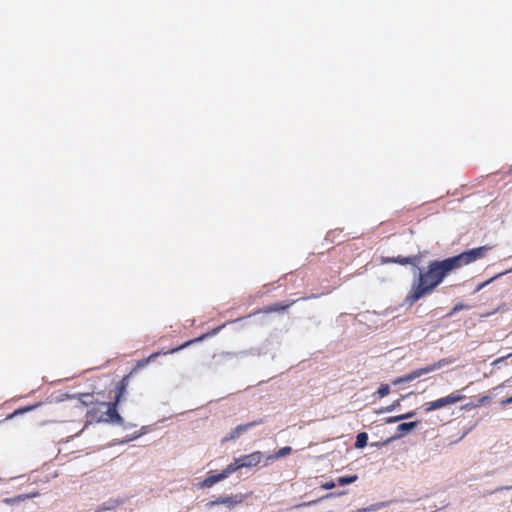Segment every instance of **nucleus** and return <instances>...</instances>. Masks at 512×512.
Returning a JSON list of instances; mask_svg holds the SVG:
<instances>
[{
	"label": "nucleus",
	"mask_w": 512,
	"mask_h": 512,
	"mask_svg": "<svg viewBox=\"0 0 512 512\" xmlns=\"http://www.w3.org/2000/svg\"><path fill=\"white\" fill-rule=\"evenodd\" d=\"M490 249V246L484 245L443 260L430 261L425 270L419 271L417 280L413 282L404 299V304L412 306L430 295L452 271L484 258Z\"/></svg>",
	"instance_id": "1"
},
{
	"label": "nucleus",
	"mask_w": 512,
	"mask_h": 512,
	"mask_svg": "<svg viewBox=\"0 0 512 512\" xmlns=\"http://www.w3.org/2000/svg\"><path fill=\"white\" fill-rule=\"evenodd\" d=\"M117 406L115 402H100L98 403V407H93L87 412V419L89 422H97V423H116L122 425L124 423V419L117 411Z\"/></svg>",
	"instance_id": "2"
},
{
	"label": "nucleus",
	"mask_w": 512,
	"mask_h": 512,
	"mask_svg": "<svg viewBox=\"0 0 512 512\" xmlns=\"http://www.w3.org/2000/svg\"><path fill=\"white\" fill-rule=\"evenodd\" d=\"M451 363H452V360L449 359V358L440 359L439 361L434 362V363H432L430 365H427L426 367L413 370V371H411L410 373H408L405 376L398 377V378L394 379L392 381V384L393 385H399V384L404 383V382L413 381L416 378L421 377L424 374L431 373V372H433L435 370H438V369H440V368H442V367H444L446 365H449Z\"/></svg>",
	"instance_id": "3"
},
{
	"label": "nucleus",
	"mask_w": 512,
	"mask_h": 512,
	"mask_svg": "<svg viewBox=\"0 0 512 512\" xmlns=\"http://www.w3.org/2000/svg\"><path fill=\"white\" fill-rule=\"evenodd\" d=\"M464 398H465L464 395H462L458 392H453L445 397L425 403L424 411L426 413H429L431 411L441 409L445 406L458 403V402L462 401Z\"/></svg>",
	"instance_id": "4"
},
{
	"label": "nucleus",
	"mask_w": 512,
	"mask_h": 512,
	"mask_svg": "<svg viewBox=\"0 0 512 512\" xmlns=\"http://www.w3.org/2000/svg\"><path fill=\"white\" fill-rule=\"evenodd\" d=\"M263 455L260 451H255L251 454L238 457V462L241 468H252L260 464Z\"/></svg>",
	"instance_id": "5"
},
{
	"label": "nucleus",
	"mask_w": 512,
	"mask_h": 512,
	"mask_svg": "<svg viewBox=\"0 0 512 512\" xmlns=\"http://www.w3.org/2000/svg\"><path fill=\"white\" fill-rule=\"evenodd\" d=\"M225 325H222V326H218L216 328H213L211 331L205 333V334H202L201 336L195 338V339H192V340H189V341H186L185 343L181 344L180 346L176 347V348H173L169 351H166V352H163V354H173V353H176L188 346H190L191 344L193 343H196V342H200L202 340H204L205 338L207 337H210V336H214L216 335L217 333H219V331L224 327Z\"/></svg>",
	"instance_id": "6"
},
{
	"label": "nucleus",
	"mask_w": 512,
	"mask_h": 512,
	"mask_svg": "<svg viewBox=\"0 0 512 512\" xmlns=\"http://www.w3.org/2000/svg\"><path fill=\"white\" fill-rule=\"evenodd\" d=\"M262 422H263L262 419H259V420H254V421L246 423V424L238 425L233 430H231V432L227 436H225V438L223 440L230 441V440L237 439L242 433L246 432L251 427L262 424Z\"/></svg>",
	"instance_id": "7"
},
{
	"label": "nucleus",
	"mask_w": 512,
	"mask_h": 512,
	"mask_svg": "<svg viewBox=\"0 0 512 512\" xmlns=\"http://www.w3.org/2000/svg\"><path fill=\"white\" fill-rule=\"evenodd\" d=\"M67 399L77 398L80 405L83 407H98L99 401H97L93 395V393H80L78 395H66Z\"/></svg>",
	"instance_id": "8"
},
{
	"label": "nucleus",
	"mask_w": 512,
	"mask_h": 512,
	"mask_svg": "<svg viewBox=\"0 0 512 512\" xmlns=\"http://www.w3.org/2000/svg\"><path fill=\"white\" fill-rule=\"evenodd\" d=\"M131 374L132 372L128 375H125L115 386V398L113 402L118 405L125 396Z\"/></svg>",
	"instance_id": "9"
},
{
	"label": "nucleus",
	"mask_w": 512,
	"mask_h": 512,
	"mask_svg": "<svg viewBox=\"0 0 512 512\" xmlns=\"http://www.w3.org/2000/svg\"><path fill=\"white\" fill-rule=\"evenodd\" d=\"M298 300H292L290 302H277V303H274V304H271V305H268V306H265L261 309H259L258 311H256L254 314H257V313H265V314H268V313H272V312H280V311H285L287 310L290 306H292L293 304H295Z\"/></svg>",
	"instance_id": "10"
},
{
	"label": "nucleus",
	"mask_w": 512,
	"mask_h": 512,
	"mask_svg": "<svg viewBox=\"0 0 512 512\" xmlns=\"http://www.w3.org/2000/svg\"><path fill=\"white\" fill-rule=\"evenodd\" d=\"M226 479L222 471L215 475H209L206 477L202 482H200L199 486L201 488H209L212 487L217 482H220L222 480Z\"/></svg>",
	"instance_id": "11"
},
{
	"label": "nucleus",
	"mask_w": 512,
	"mask_h": 512,
	"mask_svg": "<svg viewBox=\"0 0 512 512\" xmlns=\"http://www.w3.org/2000/svg\"><path fill=\"white\" fill-rule=\"evenodd\" d=\"M418 261H419L418 256H409V257L398 256L396 258H389L385 262L398 263V264H401V265H408V264H410V265L416 266Z\"/></svg>",
	"instance_id": "12"
},
{
	"label": "nucleus",
	"mask_w": 512,
	"mask_h": 512,
	"mask_svg": "<svg viewBox=\"0 0 512 512\" xmlns=\"http://www.w3.org/2000/svg\"><path fill=\"white\" fill-rule=\"evenodd\" d=\"M38 495H39L38 492H33L30 494H20L15 497L4 498L3 503L8 504V505H13L15 503L23 502L27 499L37 497Z\"/></svg>",
	"instance_id": "13"
},
{
	"label": "nucleus",
	"mask_w": 512,
	"mask_h": 512,
	"mask_svg": "<svg viewBox=\"0 0 512 512\" xmlns=\"http://www.w3.org/2000/svg\"><path fill=\"white\" fill-rule=\"evenodd\" d=\"M239 469H241L240 464L238 459L235 458L232 463L227 465L226 468L222 470V473L224 474L225 478H227L230 474L236 472Z\"/></svg>",
	"instance_id": "14"
},
{
	"label": "nucleus",
	"mask_w": 512,
	"mask_h": 512,
	"mask_svg": "<svg viewBox=\"0 0 512 512\" xmlns=\"http://www.w3.org/2000/svg\"><path fill=\"white\" fill-rule=\"evenodd\" d=\"M417 425H418L417 421L404 422V423H401L398 425L397 431L400 432L401 434H404V433H407V432L411 431L412 429H414Z\"/></svg>",
	"instance_id": "15"
},
{
	"label": "nucleus",
	"mask_w": 512,
	"mask_h": 512,
	"mask_svg": "<svg viewBox=\"0 0 512 512\" xmlns=\"http://www.w3.org/2000/svg\"><path fill=\"white\" fill-rule=\"evenodd\" d=\"M368 435L366 432H361L356 436L355 447L360 449L367 445Z\"/></svg>",
	"instance_id": "16"
},
{
	"label": "nucleus",
	"mask_w": 512,
	"mask_h": 512,
	"mask_svg": "<svg viewBox=\"0 0 512 512\" xmlns=\"http://www.w3.org/2000/svg\"><path fill=\"white\" fill-rule=\"evenodd\" d=\"M358 479V476L356 474L348 475V476H341L337 478V484L339 485H347L356 482Z\"/></svg>",
	"instance_id": "17"
},
{
	"label": "nucleus",
	"mask_w": 512,
	"mask_h": 512,
	"mask_svg": "<svg viewBox=\"0 0 512 512\" xmlns=\"http://www.w3.org/2000/svg\"><path fill=\"white\" fill-rule=\"evenodd\" d=\"M292 452L291 447L285 446L279 449L273 456H269V459L271 458H281L289 455Z\"/></svg>",
	"instance_id": "18"
},
{
	"label": "nucleus",
	"mask_w": 512,
	"mask_h": 512,
	"mask_svg": "<svg viewBox=\"0 0 512 512\" xmlns=\"http://www.w3.org/2000/svg\"><path fill=\"white\" fill-rule=\"evenodd\" d=\"M384 507L383 503L372 504L366 508H360L353 512H376Z\"/></svg>",
	"instance_id": "19"
},
{
	"label": "nucleus",
	"mask_w": 512,
	"mask_h": 512,
	"mask_svg": "<svg viewBox=\"0 0 512 512\" xmlns=\"http://www.w3.org/2000/svg\"><path fill=\"white\" fill-rule=\"evenodd\" d=\"M389 393L390 387L388 384H382L377 390V394L380 398L387 396Z\"/></svg>",
	"instance_id": "20"
},
{
	"label": "nucleus",
	"mask_w": 512,
	"mask_h": 512,
	"mask_svg": "<svg viewBox=\"0 0 512 512\" xmlns=\"http://www.w3.org/2000/svg\"><path fill=\"white\" fill-rule=\"evenodd\" d=\"M503 273H499L498 275L496 276H493L491 277L490 279H488L487 281L483 282V283H480L477 288H476V291H480L481 289H483L485 286H487L488 284H490L492 281H494L496 278L502 276Z\"/></svg>",
	"instance_id": "21"
},
{
	"label": "nucleus",
	"mask_w": 512,
	"mask_h": 512,
	"mask_svg": "<svg viewBox=\"0 0 512 512\" xmlns=\"http://www.w3.org/2000/svg\"><path fill=\"white\" fill-rule=\"evenodd\" d=\"M223 501H224V504H227L229 506L239 503V501L234 496L223 497Z\"/></svg>",
	"instance_id": "22"
},
{
	"label": "nucleus",
	"mask_w": 512,
	"mask_h": 512,
	"mask_svg": "<svg viewBox=\"0 0 512 512\" xmlns=\"http://www.w3.org/2000/svg\"><path fill=\"white\" fill-rule=\"evenodd\" d=\"M335 486H336V483L334 481H329V482L322 484L321 487L323 489L329 490V489H333Z\"/></svg>",
	"instance_id": "23"
},
{
	"label": "nucleus",
	"mask_w": 512,
	"mask_h": 512,
	"mask_svg": "<svg viewBox=\"0 0 512 512\" xmlns=\"http://www.w3.org/2000/svg\"><path fill=\"white\" fill-rule=\"evenodd\" d=\"M400 420H402V417H401V415H398V416H392V417L387 418L386 422L387 423H395V422H398Z\"/></svg>",
	"instance_id": "24"
},
{
	"label": "nucleus",
	"mask_w": 512,
	"mask_h": 512,
	"mask_svg": "<svg viewBox=\"0 0 512 512\" xmlns=\"http://www.w3.org/2000/svg\"><path fill=\"white\" fill-rule=\"evenodd\" d=\"M160 354H161V352H156V353L151 354L147 359L143 360V364L150 362L152 359L156 358Z\"/></svg>",
	"instance_id": "25"
},
{
	"label": "nucleus",
	"mask_w": 512,
	"mask_h": 512,
	"mask_svg": "<svg viewBox=\"0 0 512 512\" xmlns=\"http://www.w3.org/2000/svg\"><path fill=\"white\" fill-rule=\"evenodd\" d=\"M224 504L223 497H219L210 503L211 506Z\"/></svg>",
	"instance_id": "26"
},
{
	"label": "nucleus",
	"mask_w": 512,
	"mask_h": 512,
	"mask_svg": "<svg viewBox=\"0 0 512 512\" xmlns=\"http://www.w3.org/2000/svg\"><path fill=\"white\" fill-rule=\"evenodd\" d=\"M31 409H32V407H27V408H25V409H19V410L15 411L13 414H11V415L9 416V418H12V417H13L14 415H16V414L23 413V412H25V411H29V410H31Z\"/></svg>",
	"instance_id": "27"
},
{
	"label": "nucleus",
	"mask_w": 512,
	"mask_h": 512,
	"mask_svg": "<svg viewBox=\"0 0 512 512\" xmlns=\"http://www.w3.org/2000/svg\"><path fill=\"white\" fill-rule=\"evenodd\" d=\"M415 415V412L414 411H411V412H408V413H405V414H401V417H402V420L404 419H408V418H411Z\"/></svg>",
	"instance_id": "28"
},
{
	"label": "nucleus",
	"mask_w": 512,
	"mask_h": 512,
	"mask_svg": "<svg viewBox=\"0 0 512 512\" xmlns=\"http://www.w3.org/2000/svg\"><path fill=\"white\" fill-rule=\"evenodd\" d=\"M399 405V400H397L394 404H392L391 406L387 407L385 410L386 411H391L393 410L396 406Z\"/></svg>",
	"instance_id": "29"
},
{
	"label": "nucleus",
	"mask_w": 512,
	"mask_h": 512,
	"mask_svg": "<svg viewBox=\"0 0 512 512\" xmlns=\"http://www.w3.org/2000/svg\"><path fill=\"white\" fill-rule=\"evenodd\" d=\"M511 403H512V396L505 400H502V402H501L502 405H507V404H511Z\"/></svg>",
	"instance_id": "30"
},
{
	"label": "nucleus",
	"mask_w": 512,
	"mask_h": 512,
	"mask_svg": "<svg viewBox=\"0 0 512 512\" xmlns=\"http://www.w3.org/2000/svg\"><path fill=\"white\" fill-rule=\"evenodd\" d=\"M463 308V305L462 304H457L454 306L453 308V312H456V311H459Z\"/></svg>",
	"instance_id": "31"
},
{
	"label": "nucleus",
	"mask_w": 512,
	"mask_h": 512,
	"mask_svg": "<svg viewBox=\"0 0 512 512\" xmlns=\"http://www.w3.org/2000/svg\"><path fill=\"white\" fill-rule=\"evenodd\" d=\"M317 297H318V295H316V294H311L310 296L303 297L302 299H303V300H307V299H313V298H317Z\"/></svg>",
	"instance_id": "32"
},
{
	"label": "nucleus",
	"mask_w": 512,
	"mask_h": 512,
	"mask_svg": "<svg viewBox=\"0 0 512 512\" xmlns=\"http://www.w3.org/2000/svg\"><path fill=\"white\" fill-rule=\"evenodd\" d=\"M335 494L334 493H329V494H326L325 496H323L321 499H327V498H331V497H334Z\"/></svg>",
	"instance_id": "33"
},
{
	"label": "nucleus",
	"mask_w": 512,
	"mask_h": 512,
	"mask_svg": "<svg viewBox=\"0 0 512 512\" xmlns=\"http://www.w3.org/2000/svg\"><path fill=\"white\" fill-rule=\"evenodd\" d=\"M321 499H318V500H314V501H310L308 503H305L304 505H312L314 503H317L318 501H320Z\"/></svg>",
	"instance_id": "34"
},
{
	"label": "nucleus",
	"mask_w": 512,
	"mask_h": 512,
	"mask_svg": "<svg viewBox=\"0 0 512 512\" xmlns=\"http://www.w3.org/2000/svg\"><path fill=\"white\" fill-rule=\"evenodd\" d=\"M485 400H488V397L487 396H484L482 399H481V402L485 401Z\"/></svg>",
	"instance_id": "35"
},
{
	"label": "nucleus",
	"mask_w": 512,
	"mask_h": 512,
	"mask_svg": "<svg viewBox=\"0 0 512 512\" xmlns=\"http://www.w3.org/2000/svg\"><path fill=\"white\" fill-rule=\"evenodd\" d=\"M510 171L512 172V167H511V170H510Z\"/></svg>",
	"instance_id": "36"
}]
</instances>
